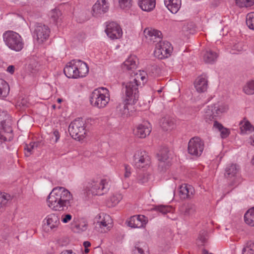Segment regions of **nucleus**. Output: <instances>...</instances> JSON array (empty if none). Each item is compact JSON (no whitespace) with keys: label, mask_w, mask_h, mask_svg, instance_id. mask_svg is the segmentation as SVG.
<instances>
[{"label":"nucleus","mask_w":254,"mask_h":254,"mask_svg":"<svg viewBox=\"0 0 254 254\" xmlns=\"http://www.w3.org/2000/svg\"><path fill=\"white\" fill-rule=\"evenodd\" d=\"M73 203L72 194L63 187L53 188L47 198L48 206L55 211H66L72 206Z\"/></svg>","instance_id":"f257e3e1"},{"label":"nucleus","mask_w":254,"mask_h":254,"mask_svg":"<svg viewBox=\"0 0 254 254\" xmlns=\"http://www.w3.org/2000/svg\"><path fill=\"white\" fill-rule=\"evenodd\" d=\"M146 80L145 74L143 72L136 73L131 76L128 81L122 83V91L125 98L131 102H136L139 98V86L141 82L143 84Z\"/></svg>","instance_id":"f03ea898"},{"label":"nucleus","mask_w":254,"mask_h":254,"mask_svg":"<svg viewBox=\"0 0 254 254\" xmlns=\"http://www.w3.org/2000/svg\"><path fill=\"white\" fill-rule=\"evenodd\" d=\"M64 71L69 78H81L88 74L89 67L85 62L79 60H73L67 63Z\"/></svg>","instance_id":"7ed1b4c3"},{"label":"nucleus","mask_w":254,"mask_h":254,"mask_svg":"<svg viewBox=\"0 0 254 254\" xmlns=\"http://www.w3.org/2000/svg\"><path fill=\"white\" fill-rule=\"evenodd\" d=\"M108 181L105 179L94 178L86 183L83 188L87 195H101L108 190Z\"/></svg>","instance_id":"20e7f679"},{"label":"nucleus","mask_w":254,"mask_h":254,"mask_svg":"<svg viewBox=\"0 0 254 254\" xmlns=\"http://www.w3.org/2000/svg\"><path fill=\"white\" fill-rule=\"evenodd\" d=\"M91 105L95 108L103 109L108 104L110 96L109 90L104 87L94 89L89 97Z\"/></svg>","instance_id":"39448f33"},{"label":"nucleus","mask_w":254,"mask_h":254,"mask_svg":"<svg viewBox=\"0 0 254 254\" xmlns=\"http://www.w3.org/2000/svg\"><path fill=\"white\" fill-rule=\"evenodd\" d=\"M2 38L5 45L10 50L15 51H21L24 46V42L21 36L18 33L8 30L2 34Z\"/></svg>","instance_id":"423d86ee"},{"label":"nucleus","mask_w":254,"mask_h":254,"mask_svg":"<svg viewBox=\"0 0 254 254\" xmlns=\"http://www.w3.org/2000/svg\"><path fill=\"white\" fill-rule=\"evenodd\" d=\"M132 165L136 169L143 171L151 168V161L148 153L143 150L135 151L132 158Z\"/></svg>","instance_id":"0eeeda50"},{"label":"nucleus","mask_w":254,"mask_h":254,"mask_svg":"<svg viewBox=\"0 0 254 254\" xmlns=\"http://www.w3.org/2000/svg\"><path fill=\"white\" fill-rule=\"evenodd\" d=\"M240 168L236 164H228L225 169L224 176L229 181L228 186L231 190L237 187L241 181Z\"/></svg>","instance_id":"6e6552de"},{"label":"nucleus","mask_w":254,"mask_h":254,"mask_svg":"<svg viewBox=\"0 0 254 254\" xmlns=\"http://www.w3.org/2000/svg\"><path fill=\"white\" fill-rule=\"evenodd\" d=\"M68 131L72 138L79 140H82L87 132L85 122L80 118L74 120L70 124Z\"/></svg>","instance_id":"1a4fd4ad"},{"label":"nucleus","mask_w":254,"mask_h":254,"mask_svg":"<svg viewBox=\"0 0 254 254\" xmlns=\"http://www.w3.org/2000/svg\"><path fill=\"white\" fill-rule=\"evenodd\" d=\"M173 50V48L170 42L160 41L156 45L154 55L158 59H164L171 56Z\"/></svg>","instance_id":"9d476101"},{"label":"nucleus","mask_w":254,"mask_h":254,"mask_svg":"<svg viewBox=\"0 0 254 254\" xmlns=\"http://www.w3.org/2000/svg\"><path fill=\"white\" fill-rule=\"evenodd\" d=\"M204 148L203 140L199 137H193L189 141L188 151L190 155L198 157L202 154Z\"/></svg>","instance_id":"9b49d317"},{"label":"nucleus","mask_w":254,"mask_h":254,"mask_svg":"<svg viewBox=\"0 0 254 254\" xmlns=\"http://www.w3.org/2000/svg\"><path fill=\"white\" fill-rule=\"evenodd\" d=\"M50 32V29L47 26L42 23H37L33 32V37L38 42L42 43L48 38Z\"/></svg>","instance_id":"f8f14e48"},{"label":"nucleus","mask_w":254,"mask_h":254,"mask_svg":"<svg viewBox=\"0 0 254 254\" xmlns=\"http://www.w3.org/2000/svg\"><path fill=\"white\" fill-rule=\"evenodd\" d=\"M106 23L105 32L110 39H117L122 36V29L118 23L115 22H109Z\"/></svg>","instance_id":"ddd939ff"},{"label":"nucleus","mask_w":254,"mask_h":254,"mask_svg":"<svg viewBox=\"0 0 254 254\" xmlns=\"http://www.w3.org/2000/svg\"><path fill=\"white\" fill-rule=\"evenodd\" d=\"M109 9L108 0H97L92 6V14L94 17H100L107 12Z\"/></svg>","instance_id":"4468645a"},{"label":"nucleus","mask_w":254,"mask_h":254,"mask_svg":"<svg viewBox=\"0 0 254 254\" xmlns=\"http://www.w3.org/2000/svg\"><path fill=\"white\" fill-rule=\"evenodd\" d=\"M145 38L149 43L160 42L162 38V34L160 31L147 27L144 30Z\"/></svg>","instance_id":"2eb2a0df"},{"label":"nucleus","mask_w":254,"mask_h":254,"mask_svg":"<svg viewBox=\"0 0 254 254\" xmlns=\"http://www.w3.org/2000/svg\"><path fill=\"white\" fill-rule=\"evenodd\" d=\"M45 229L47 231H55L60 224V219L57 214L51 213L46 216L44 219Z\"/></svg>","instance_id":"dca6fc26"},{"label":"nucleus","mask_w":254,"mask_h":254,"mask_svg":"<svg viewBox=\"0 0 254 254\" xmlns=\"http://www.w3.org/2000/svg\"><path fill=\"white\" fill-rule=\"evenodd\" d=\"M135 103L127 101V99L125 98L124 102L119 104L117 107V111L123 116L127 117L130 116L134 110L133 104Z\"/></svg>","instance_id":"f3484780"},{"label":"nucleus","mask_w":254,"mask_h":254,"mask_svg":"<svg viewBox=\"0 0 254 254\" xmlns=\"http://www.w3.org/2000/svg\"><path fill=\"white\" fill-rule=\"evenodd\" d=\"M169 150L168 148H163L159 151L157 154L159 161L158 169L160 171H164L169 166Z\"/></svg>","instance_id":"a211bd4d"},{"label":"nucleus","mask_w":254,"mask_h":254,"mask_svg":"<svg viewBox=\"0 0 254 254\" xmlns=\"http://www.w3.org/2000/svg\"><path fill=\"white\" fill-rule=\"evenodd\" d=\"M148 219L144 215H134L131 217L127 221V225L133 228H141L145 227Z\"/></svg>","instance_id":"6ab92c4d"},{"label":"nucleus","mask_w":254,"mask_h":254,"mask_svg":"<svg viewBox=\"0 0 254 254\" xmlns=\"http://www.w3.org/2000/svg\"><path fill=\"white\" fill-rule=\"evenodd\" d=\"M151 126L148 121H144L134 129V134L139 138H145L151 131Z\"/></svg>","instance_id":"aec40b11"},{"label":"nucleus","mask_w":254,"mask_h":254,"mask_svg":"<svg viewBox=\"0 0 254 254\" xmlns=\"http://www.w3.org/2000/svg\"><path fill=\"white\" fill-rule=\"evenodd\" d=\"M98 217L99 220L97 221V223L105 231L109 230L113 227V221L109 215L102 213L100 214Z\"/></svg>","instance_id":"412c9836"},{"label":"nucleus","mask_w":254,"mask_h":254,"mask_svg":"<svg viewBox=\"0 0 254 254\" xmlns=\"http://www.w3.org/2000/svg\"><path fill=\"white\" fill-rule=\"evenodd\" d=\"M214 111L212 105L207 106L204 109L202 118L206 122L210 123L212 121H214V123L217 121L218 117Z\"/></svg>","instance_id":"4be33fe9"},{"label":"nucleus","mask_w":254,"mask_h":254,"mask_svg":"<svg viewBox=\"0 0 254 254\" xmlns=\"http://www.w3.org/2000/svg\"><path fill=\"white\" fill-rule=\"evenodd\" d=\"M175 119L169 115L163 117L160 120V126L164 130H171L176 127Z\"/></svg>","instance_id":"5701e85b"},{"label":"nucleus","mask_w":254,"mask_h":254,"mask_svg":"<svg viewBox=\"0 0 254 254\" xmlns=\"http://www.w3.org/2000/svg\"><path fill=\"white\" fill-rule=\"evenodd\" d=\"M194 191V189L191 186L184 184L179 188V196L181 198L185 199L191 197Z\"/></svg>","instance_id":"b1692460"},{"label":"nucleus","mask_w":254,"mask_h":254,"mask_svg":"<svg viewBox=\"0 0 254 254\" xmlns=\"http://www.w3.org/2000/svg\"><path fill=\"white\" fill-rule=\"evenodd\" d=\"M164 4L172 13H176L182 5L181 0H164Z\"/></svg>","instance_id":"393cba45"},{"label":"nucleus","mask_w":254,"mask_h":254,"mask_svg":"<svg viewBox=\"0 0 254 254\" xmlns=\"http://www.w3.org/2000/svg\"><path fill=\"white\" fill-rule=\"evenodd\" d=\"M153 174L152 168L143 171L142 173L139 174L137 177V182L139 184H144L152 180Z\"/></svg>","instance_id":"a878e982"},{"label":"nucleus","mask_w":254,"mask_h":254,"mask_svg":"<svg viewBox=\"0 0 254 254\" xmlns=\"http://www.w3.org/2000/svg\"><path fill=\"white\" fill-rule=\"evenodd\" d=\"M194 86L197 92H204L208 87L207 80L203 76H198L195 81Z\"/></svg>","instance_id":"bb28decb"},{"label":"nucleus","mask_w":254,"mask_h":254,"mask_svg":"<svg viewBox=\"0 0 254 254\" xmlns=\"http://www.w3.org/2000/svg\"><path fill=\"white\" fill-rule=\"evenodd\" d=\"M137 59L135 56H130L124 63L123 68L124 70H132L137 67Z\"/></svg>","instance_id":"cd10ccee"},{"label":"nucleus","mask_w":254,"mask_h":254,"mask_svg":"<svg viewBox=\"0 0 254 254\" xmlns=\"http://www.w3.org/2000/svg\"><path fill=\"white\" fill-rule=\"evenodd\" d=\"M138 5L140 8L145 11H150L155 7V0H138Z\"/></svg>","instance_id":"c85d7f7f"},{"label":"nucleus","mask_w":254,"mask_h":254,"mask_svg":"<svg viewBox=\"0 0 254 254\" xmlns=\"http://www.w3.org/2000/svg\"><path fill=\"white\" fill-rule=\"evenodd\" d=\"M241 134H245L250 133L254 130V127L250 122L246 119L242 120L240 124Z\"/></svg>","instance_id":"c756f323"},{"label":"nucleus","mask_w":254,"mask_h":254,"mask_svg":"<svg viewBox=\"0 0 254 254\" xmlns=\"http://www.w3.org/2000/svg\"><path fill=\"white\" fill-rule=\"evenodd\" d=\"M212 106L218 118L223 113L227 112L229 109L228 105L224 103L218 102L212 105Z\"/></svg>","instance_id":"7c9ffc66"},{"label":"nucleus","mask_w":254,"mask_h":254,"mask_svg":"<svg viewBox=\"0 0 254 254\" xmlns=\"http://www.w3.org/2000/svg\"><path fill=\"white\" fill-rule=\"evenodd\" d=\"M196 212V206L193 204H188L182 210V214L184 218H188L192 217Z\"/></svg>","instance_id":"2f4dec72"},{"label":"nucleus","mask_w":254,"mask_h":254,"mask_svg":"<svg viewBox=\"0 0 254 254\" xmlns=\"http://www.w3.org/2000/svg\"><path fill=\"white\" fill-rule=\"evenodd\" d=\"M244 221L248 225L254 227V206L246 211L244 215Z\"/></svg>","instance_id":"473e14b6"},{"label":"nucleus","mask_w":254,"mask_h":254,"mask_svg":"<svg viewBox=\"0 0 254 254\" xmlns=\"http://www.w3.org/2000/svg\"><path fill=\"white\" fill-rule=\"evenodd\" d=\"M213 127L218 129L220 132L221 136L223 138L227 137L230 133V131L229 129L224 127L221 124L219 123L217 121H215L214 123Z\"/></svg>","instance_id":"72a5a7b5"},{"label":"nucleus","mask_w":254,"mask_h":254,"mask_svg":"<svg viewBox=\"0 0 254 254\" xmlns=\"http://www.w3.org/2000/svg\"><path fill=\"white\" fill-rule=\"evenodd\" d=\"M10 198L11 197L9 194L0 192V214L3 211L5 207Z\"/></svg>","instance_id":"f704fd0d"},{"label":"nucleus","mask_w":254,"mask_h":254,"mask_svg":"<svg viewBox=\"0 0 254 254\" xmlns=\"http://www.w3.org/2000/svg\"><path fill=\"white\" fill-rule=\"evenodd\" d=\"M8 83L3 79L0 78V98L6 97L9 92Z\"/></svg>","instance_id":"c9c22d12"},{"label":"nucleus","mask_w":254,"mask_h":254,"mask_svg":"<svg viewBox=\"0 0 254 254\" xmlns=\"http://www.w3.org/2000/svg\"><path fill=\"white\" fill-rule=\"evenodd\" d=\"M218 57V54L216 52L209 50L206 52L204 55L203 59L205 63H213L216 61Z\"/></svg>","instance_id":"e433bc0d"},{"label":"nucleus","mask_w":254,"mask_h":254,"mask_svg":"<svg viewBox=\"0 0 254 254\" xmlns=\"http://www.w3.org/2000/svg\"><path fill=\"white\" fill-rule=\"evenodd\" d=\"M88 227V224L86 220L81 219L77 223H76L74 227L73 230L77 233H80L86 231Z\"/></svg>","instance_id":"4c0bfd02"},{"label":"nucleus","mask_w":254,"mask_h":254,"mask_svg":"<svg viewBox=\"0 0 254 254\" xmlns=\"http://www.w3.org/2000/svg\"><path fill=\"white\" fill-rule=\"evenodd\" d=\"M39 143L38 142H33L29 144H26L24 147L25 155L28 157L33 152L34 150L38 146Z\"/></svg>","instance_id":"58836bf2"},{"label":"nucleus","mask_w":254,"mask_h":254,"mask_svg":"<svg viewBox=\"0 0 254 254\" xmlns=\"http://www.w3.org/2000/svg\"><path fill=\"white\" fill-rule=\"evenodd\" d=\"M236 4L240 8H249L254 5V0H236Z\"/></svg>","instance_id":"ea45409f"},{"label":"nucleus","mask_w":254,"mask_h":254,"mask_svg":"<svg viewBox=\"0 0 254 254\" xmlns=\"http://www.w3.org/2000/svg\"><path fill=\"white\" fill-rule=\"evenodd\" d=\"M243 91L247 95L254 94V80L248 82L245 85Z\"/></svg>","instance_id":"a19ab883"},{"label":"nucleus","mask_w":254,"mask_h":254,"mask_svg":"<svg viewBox=\"0 0 254 254\" xmlns=\"http://www.w3.org/2000/svg\"><path fill=\"white\" fill-rule=\"evenodd\" d=\"M242 254H254V243L252 241L247 242L242 250Z\"/></svg>","instance_id":"79ce46f5"},{"label":"nucleus","mask_w":254,"mask_h":254,"mask_svg":"<svg viewBox=\"0 0 254 254\" xmlns=\"http://www.w3.org/2000/svg\"><path fill=\"white\" fill-rule=\"evenodd\" d=\"M246 23L250 29L254 30V12H250L247 14Z\"/></svg>","instance_id":"37998d69"},{"label":"nucleus","mask_w":254,"mask_h":254,"mask_svg":"<svg viewBox=\"0 0 254 254\" xmlns=\"http://www.w3.org/2000/svg\"><path fill=\"white\" fill-rule=\"evenodd\" d=\"M119 7L123 9H127L131 7L132 0H118Z\"/></svg>","instance_id":"c03bdc74"},{"label":"nucleus","mask_w":254,"mask_h":254,"mask_svg":"<svg viewBox=\"0 0 254 254\" xmlns=\"http://www.w3.org/2000/svg\"><path fill=\"white\" fill-rule=\"evenodd\" d=\"M155 210L163 214L171 212L173 211V208L169 205H159L155 207Z\"/></svg>","instance_id":"a18cd8bd"},{"label":"nucleus","mask_w":254,"mask_h":254,"mask_svg":"<svg viewBox=\"0 0 254 254\" xmlns=\"http://www.w3.org/2000/svg\"><path fill=\"white\" fill-rule=\"evenodd\" d=\"M123 196L121 193H116L111 196L109 202H111V206H114L119 203L122 199Z\"/></svg>","instance_id":"49530a36"},{"label":"nucleus","mask_w":254,"mask_h":254,"mask_svg":"<svg viewBox=\"0 0 254 254\" xmlns=\"http://www.w3.org/2000/svg\"><path fill=\"white\" fill-rule=\"evenodd\" d=\"M61 16V12L59 9H53L50 12V16L54 22H57Z\"/></svg>","instance_id":"de8ad7c7"},{"label":"nucleus","mask_w":254,"mask_h":254,"mask_svg":"<svg viewBox=\"0 0 254 254\" xmlns=\"http://www.w3.org/2000/svg\"><path fill=\"white\" fill-rule=\"evenodd\" d=\"M60 137V134L58 130H54L52 134L51 135V141L52 143H57Z\"/></svg>","instance_id":"09e8293b"},{"label":"nucleus","mask_w":254,"mask_h":254,"mask_svg":"<svg viewBox=\"0 0 254 254\" xmlns=\"http://www.w3.org/2000/svg\"><path fill=\"white\" fill-rule=\"evenodd\" d=\"M208 238L207 233L204 230L201 231L199 233L198 239L203 243H205Z\"/></svg>","instance_id":"8fccbe9b"},{"label":"nucleus","mask_w":254,"mask_h":254,"mask_svg":"<svg viewBox=\"0 0 254 254\" xmlns=\"http://www.w3.org/2000/svg\"><path fill=\"white\" fill-rule=\"evenodd\" d=\"M131 167L127 165H125V174L124 177L126 178H129L131 175Z\"/></svg>","instance_id":"3c124183"},{"label":"nucleus","mask_w":254,"mask_h":254,"mask_svg":"<svg viewBox=\"0 0 254 254\" xmlns=\"http://www.w3.org/2000/svg\"><path fill=\"white\" fill-rule=\"evenodd\" d=\"M72 219L71 215L69 214H66L63 215L62 216V221L64 223H67L69 222Z\"/></svg>","instance_id":"603ef678"},{"label":"nucleus","mask_w":254,"mask_h":254,"mask_svg":"<svg viewBox=\"0 0 254 254\" xmlns=\"http://www.w3.org/2000/svg\"><path fill=\"white\" fill-rule=\"evenodd\" d=\"M132 254H144V253L141 248L135 247L132 250Z\"/></svg>","instance_id":"864d4df0"},{"label":"nucleus","mask_w":254,"mask_h":254,"mask_svg":"<svg viewBox=\"0 0 254 254\" xmlns=\"http://www.w3.org/2000/svg\"><path fill=\"white\" fill-rule=\"evenodd\" d=\"M14 69H15V67L13 65H9L7 67V71L8 72L12 74L14 71Z\"/></svg>","instance_id":"5fc2aeb1"},{"label":"nucleus","mask_w":254,"mask_h":254,"mask_svg":"<svg viewBox=\"0 0 254 254\" xmlns=\"http://www.w3.org/2000/svg\"><path fill=\"white\" fill-rule=\"evenodd\" d=\"M60 254H76L72 250H65L63 251Z\"/></svg>","instance_id":"6e6d98bb"},{"label":"nucleus","mask_w":254,"mask_h":254,"mask_svg":"<svg viewBox=\"0 0 254 254\" xmlns=\"http://www.w3.org/2000/svg\"><path fill=\"white\" fill-rule=\"evenodd\" d=\"M91 245V244L88 241H85L84 243H83V246L84 247H85V248H88L89 247H90Z\"/></svg>","instance_id":"4d7b16f0"},{"label":"nucleus","mask_w":254,"mask_h":254,"mask_svg":"<svg viewBox=\"0 0 254 254\" xmlns=\"http://www.w3.org/2000/svg\"><path fill=\"white\" fill-rule=\"evenodd\" d=\"M250 143L252 145L254 146V134L250 137Z\"/></svg>","instance_id":"13d9d810"},{"label":"nucleus","mask_w":254,"mask_h":254,"mask_svg":"<svg viewBox=\"0 0 254 254\" xmlns=\"http://www.w3.org/2000/svg\"><path fill=\"white\" fill-rule=\"evenodd\" d=\"M202 254H213L212 253H209L206 250H203L202 251Z\"/></svg>","instance_id":"bf43d9fd"},{"label":"nucleus","mask_w":254,"mask_h":254,"mask_svg":"<svg viewBox=\"0 0 254 254\" xmlns=\"http://www.w3.org/2000/svg\"><path fill=\"white\" fill-rule=\"evenodd\" d=\"M5 123V121H1V126L2 127H3V128H4V125Z\"/></svg>","instance_id":"052dcab7"},{"label":"nucleus","mask_w":254,"mask_h":254,"mask_svg":"<svg viewBox=\"0 0 254 254\" xmlns=\"http://www.w3.org/2000/svg\"><path fill=\"white\" fill-rule=\"evenodd\" d=\"M84 252L86 254L89 253V250L87 248H85V250H84Z\"/></svg>","instance_id":"680f3d73"},{"label":"nucleus","mask_w":254,"mask_h":254,"mask_svg":"<svg viewBox=\"0 0 254 254\" xmlns=\"http://www.w3.org/2000/svg\"><path fill=\"white\" fill-rule=\"evenodd\" d=\"M1 139L3 140L4 141H5L6 140V138L5 137H3L2 136H1L0 138Z\"/></svg>","instance_id":"e2e57ef3"},{"label":"nucleus","mask_w":254,"mask_h":254,"mask_svg":"<svg viewBox=\"0 0 254 254\" xmlns=\"http://www.w3.org/2000/svg\"><path fill=\"white\" fill-rule=\"evenodd\" d=\"M7 131H11V128L10 127H9V126H8V127H7Z\"/></svg>","instance_id":"0e129e2a"},{"label":"nucleus","mask_w":254,"mask_h":254,"mask_svg":"<svg viewBox=\"0 0 254 254\" xmlns=\"http://www.w3.org/2000/svg\"><path fill=\"white\" fill-rule=\"evenodd\" d=\"M161 91H162V90H161V89H160V90H158V92L159 93L161 92Z\"/></svg>","instance_id":"69168bd1"},{"label":"nucleus","mask_w":254,"mask_h":254,"mask_svg":"<svg viewBox=\"0 0 254 254\" xmlns=\"http://www.w3.org/2000/svg\"><path fill=\"white\" fill-rule=\"evenodd\" d=\"M58 102H61V99H58Z\"/></svg>","instance_id":"338daca9"}]
</instances>
